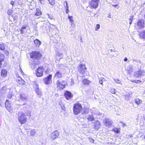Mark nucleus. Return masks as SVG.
I'll list each match as a JSON object with an SVG mask.
<instances>
[{"label": "nucleus", "mask_w": 145, "mask_h": 145, "mask_svg": "<svg viewBox=\"0 0 145 145\" xmlns=\"http://www.w3.org/2000/svg\"><path fill=\"white\" fill-rule=\"evenodd\" d=\"M145 27V21L143 19L138 20L137 22L135 24L134 27L138 29L141 30Z\"/></svg>", "instance_id": "nucleus-1"}, {"label": "nucleus", "mask_w": 145, "mask_h": 145, "mask_svg": "<svg viewBox=\"0 0 145 145\" xmlns=\"http://www.w3.org/2000/svg\"><path fill=\"white\" fill-rule=\"evenodd\" d=\"M82 110V107L81 105L79 103H75L73 108L74 114L75 115H77L80 113Z\"/></svg>", "instance_id": "nucleus-2"}, {"label": "nucleus", "mask_w": 145, "mask_h": 145, "mask_svg": "<svg viewBox=\"0 0 145 145\" xmlns=\"http://www.w3.org/2000/svg\"><path fill=\"white\" fill-rule=\"evenodd\" d=\"M30 56L31 58L34 59H37L41 58L42 54L39 52L34 51L30 53Z\"/></svg>", "instance_id": "nucleus-3"}, {"label": "nucleus", "mask_w": 145, "mask_h": 145, "mask_svg": "<svg viewBox=\"0 0 145 145\" xmlns=\"http://www.w3.org/2000/svg\"><path fill=\"white\" fill-rule=\"evenodd\" d=\"M19 121L21 123H24L27 121V118L24 115V113L21 112L19 113L18 116Z\"/></svg>", "instance_id": "nucleus-4"}, {"label": "nucleus", "mask_w": 145, "mask_h": 145, "mask_svg": "<svg viewBox=\"0 0 145 145\" xmlns=\"http://www.w3.org/2000/svg\"><path fill=\"white\" fill-rule=\"evenodd\" d=\"M67 82L64 80H58L57 82V87L62 89H63L65 88V86Z\"/></svg>", "instance_id": "nucleus-5"}, {"label": "nucleus", "mask_w": 145, "mask_h": 145, "mask_svg": "<svg viewBox=\"0 0 145 145\" xmlns=\"http://www.w3.org/2000/svg\"><path fill=\"white\" fill-rule=\"evenodd\" d=\"M78 69L80 73L83 74L86 71V68L85 65L81 64L79 65L78 67Z\"/></svg>", "instance_id": "nucleus-6"}, {"label": "nucleus", "mask_w": 145, "mask_h": 145, "mask_svg": "<svg viewBox=\"0 0 145 145\" xmlns=\"http://www.w3.org/2000/svg\"><path fill=\"white\" fill-rule=\"evenodd\" d=\"M36 93L38 95L39 97H40L42 95V93L41 89L39 88V85L38 84H35L34 85Z\"/></svg>", "instance_id": "nucleus-7"}, {"label": "nucleus", "mask_w": 145, "mask_h": 145, "mask_svg": "<svg viewBox=\"0 0 145 145\" xmlns=\"http://www.w3.org/2000/svg\"><path fill=\"white\" fill-rule=\"evenodd\" d=\"M44 69L42 67H39L37 69L36 75L38 77H40L42 76Z\"/></svg>", "instance_id": "nucleus-8"}, {"label": "nucleus", "mask_w": 145, "mask_h": 145, "mask_svg": "<svg viewBox=\"0 0 145 145\" xmlns=\"http://www.w3.org/2000/svg\"><path fill=\"white\" fill-rule=\"evenodd\" d=\"M103 122L106 126L110 127L111 126L112 122L109 119L105 118L103 121Z\"/></svg>", "instance_id": "nucleus-9"}, {"label": "nucleus", "mask_w": 145, "mask_h": 145, "mask_svg": "<svg viewBox=\"0 0 145 145\" xmlns=\"http://www.w3.org/2000/svg\"><path fill=\"white\" fill-rule=\"evenodd\" d=\"M52 76L51 74H50L46 78H44L43 80L44 83L46 85L48 84L50 82Z\"/></svg>", "instance_id": "nucleus-10"}, {"label": "nucleus", "mask_w": 145, "mask_h": 145, "mask_svg": "<svg viewBox=\"0 0 145 145\" xmlns=\"http://www.w3.org/2000/svg\"><path fill=\"white\" fill-rule=\"evenodd\" d=\"M99 0H92L90 3V5L91 7L95 8L98 5Z\"/></svg>", "instance_id": "nucleus-11"}, {"label": "nucleus", "mask_w": 145, "mask_h": 145, "mask_svg": "<svg viewBox=\"0 0 145 145\" xmlns=\"http://www.w3.org/2000/svg\"><path fill=\"white\" fill-rule=\"evenodd\" d=\"M64 95L67 100H68L72 97V93L69 91H66L65 92Z\"/></svg>", "instance_id": "nucleus-12"}, {"label": "nucleus", "mask_w": 145, "mask_h": 145, "mask_svg": "<svg viewBox=\"0 0 145 145\" xmlns=\"http://www.w3.org/2000/svg\"><path fill=\"white\" fill-rule=\"evenodd\" d=\"M59 135L58 132L57 131H56L53 132L51 134V138L52 139H54L57 138Z\"/></svg>", "instance_id": "nucleus-13"}, {"label": "nucleus", "mask_w": 145, "mask_h": 145, "mask_svg": "<svg viewBox=\"0 0 145 145\" xmlns=\"http://www.w3.org/2000/svg\"><path fill=\"white\" fill-rule=\"evenodd\" d=\"M54 76L56 78H60L62 77V74L59 71H57L55 74Z\"/></svg>", "instance_id": "nucleus-14"}, {"label": "nucleus", "mask_w": 145, "mask_h": 145, "mask_svg": "<svg viewBox=\"0 0 145 145\" xmlns=\"http://www.w3.org/2000/svg\"><path fill=\"white\" fill-rule=\"evenodd\" d=\"M138 35L140 39H145V30L140 32Z\"/></svg>", "instance_id": "nucleus-15"}, {"label": "nucleus", "mask_w": 145, "mask_h": 145, "mask_svg": "<svg viewBox=\"0 0 145 145\" xmlns=\"http://www.w3.org/2000/svg\"><path fill=\"white\" fill-rule=\"evenodd\" d=\"M7 71L5 69H3L1 70V75L2 77H5L7 75Z\"/></svg>", "instance_id": "nucleus-16"}, {"label": "nucleus", "mask_w": 145, "mask_h": 145, "mask_svg": "<svg viewBox=\"0 0 145 145\" xmlns=\"http://www.w3.org/2000/svg\"><path fill=\"white\" fill-rule=\"evenodd\" d=\"M36 47H39L41 44V42L37 39H36L34 41Z\"/></svg>", "instance_id": "nucleus-17"}, {"label": "nucleus", "mask_w": 145, "mask_h": 145, "mask_svg": "<svg viewBox=\"0 0 145 145\" xmlns=\"http://www.w3.org/2000/svg\"><path fill=\"white\" fill-rule=\"evenodd\" d=\"M4 57H5L3 54H0V68L1 67L2 64V62L4 61Z\"/></svg>", "instance_id": "nucleus-18"}, {"label": "nucleus", "mask_w": 145, "mask_h": 145, "mask_svg": "<svg viewBox=\"0 0 145 145\" xmlns=\"http://www.w3.org/2000/svg\"><path fill=\"white\" fill-rule=\"evenodd\" d=\"M7 101H8V100H6V102H5V107H6L8 111H9L10 112H11L12 111V110H11V109L12 108V107L10 106H8V105H7Z\"/></svg>", "instance_id": "nucleus-19"}, {"label": "nucleus", "mask_w": 145, "mask_h": 145, "mask_svg": "<svg viewBox=\"0 0 145 145\" xmlns=\"http://www.w3.org/2000/svg\"><path fill=\"white\" fill-rule=\"evenodd\" d=\"M6 44L5 43L3 42H0V50H4L5 49Z\"/></svg>", "instance_id": "nucleus-20"}, {"label": "nucleus", "mask_w": 145, "mask_h": 145, "mask_svg": "<svg viewBox=\"0 0 145 145\" xmlns=\"http://www.w3.org/2000/svg\"><path fill=\"white\" fill-rule=\"evenodd\" d=\"M95 128L96 129H98L100 127V122L98 121H96L94 123Z\"/></svg>", "instance_id": "nucleus-21"}, {"label": "nucleus", "mask_w": 145, "mask_h": 145, "mask_svg": "<svg viewBox=\"0 0 145 145\" xmlns=\"http://www.w3.org/2000/svg\"><path fill=\"white\" fill-rule=\"evenodd\" d=\"M42 14V13L39 8H36V12L34 14V16H39L40 14Z\"/></svg>", "instance_id": "nucleus-22"}, {"label": "nucleus", "mask_w": 145, "mask_h": 145, "mask_svg": "<svg viewBox=\"0 0 145 145\" xmlns=\"http://www.w3.org/2000/svg\"><path fill=\"white\" fill-rule=\"evenodd\" d=\"M20 99L22 101H25L27 99V97L25 94H22L20 95Z\"/></svg>", "instance_id": "nucleus-23"}, {"label": "nucleus", "mask_w": 145, "mask_h": 145, "mask_svg": "<svg viewBox=\"0 0 145 145\" xmlns=\"http://www.w3.org/2000/svg\"><path fill=\"white\" fill-rule=\"evenodd\" d=\"M16 82H18L19 84L21 85L24 84V82L20 77L18 78V79L16 80Z\"/></svg>", "instance_id": "nucleus-24"}, {"label": "nucleus", "mask_w": 145, "mask_h": 145, "mask_svg": "<svg viewBox=\"0 0 145 145\" xmlns=\"http://www.w3.org/2000/svg\"><path fill=\"white\" fill-rule=\"evenodd\" d=\"M7 90V89L5 87H3L0 90V93L1 94H4L6 92Z\"/></svg>", "instance_id": "nucleus-25"}, {"label": "nucleus", "mask_w": 145, "mask_h": 145, "mask_svg": "<svg viewBox=\"0 0 145 145\" xmlns=\"http://www.w3.org/2000/svg\"><path fill=\"white\" fill-rule=\"evenodd\" d=\"M112 131L116 133H120V128H114L112 129Z\"/></svg>", "instance_id": "nucleus-26"}, {"label": "nucleus", "mask_w": 145, "mask_h": 145, "mask_svg": "<svg viewBox=\"0 0 145 145\" xmlns=\"http://www.w3.org/2000/svg\"><path fill=\"white\" fill-rule=\"evenodd\" d=\"M133 70V69L132 67L131 66H129L128 67L127 71L129 74H130L132 71Z\"/></svg>", "instance_id": "nucleus-27"}, {"label": "nucleus", "mask_w": 145, "mask_h": 145, "mask_svg": "<svg viewBox=\"0 0 145 145\" xmlns=\"http://www.w3.org/2000/svg\"><path fill=\"white\" fill-rule=\"evenodd\" d=\"M59 104L61 107L62 109L64 110H65V107L64 104L62 101H59Z\"/></svg>", "instance_id": "nucleus-28"}, {"label": "nucleus", "mask_w": 145, "mask_h": 145, "mask_svg": "<svg viewBox=\"0 0 145 145\" xmlns=\"http://www.w3.org/2000/svg\"><path fill=\"white\" fill-rule=\"evenodd\" d=\"M29 65L32 69H35L37 65L34 62H30Z\"/></svg>", "instance_id": "nucleus-29"}, {"label": "nucleus", "mask_w": 145, "mask_h": 145, "mask_svg": "<svg viewBox=\"0 0 145 145\" xmlns=\"http://www.w3.org/2000/svg\"><path fill=\"white\" fill-rule=\"evenodd\" d=\"M83 83L84 85H88L89 83L90 82V81L88 80L87 79L84 80L83 81Z\"/></svg>", "instance_id": "nucleus-30"}, {"label": "nucleus", "mask_w": 145, "mask_h": 145, "mask_svg": "<svg viewBox=\"0 0 145 145\" xmlns=\"http://www.w3.org/2000/svg\"><path fill=\"white\" fill-rule=\"evenodd\" d=\"M87 119L89 121H92L94 120V118L92 115H89L87 118Z\"/></svg>", "instance_id": "nucleus-31"}, {"label": "nucleus", "mask_w": 145, "mask_h": 145, "mask_svg": "<svg viewBox=\"0 0 145 145\" xmlns=\"http://www.w3.org/2000/svg\"><path fill=\"white\" fill-rule=\"evenodd\" d=\"M24 115L25 116H31V112L29 110L27 111L24 113Z\"/></svg>", "instance_id": "nucleus-32"}, {"label": "nucleus", "mask_w": 145, "mask_h": 145, "mask_svg": "<svg viewBox=\"0 0 145 145\" xmlns=\"http://www.w3.org/2000/svg\"><path fill=\"white\" fill-rule=\"evenodd\" d=\"M135 103L137 105H139L141 103V101L139 99L137 98L135 100Z\"/></svg>", "instance_id": "nucleus-33"}, {"label": "nucleus", "mask_w": 145, "mask_h": 145, "mask_svg": "<svg viewBox=\"0 0 145 145\" xmlns=\"http://www.w3.org/2000/svg\"><path fill=\"white\" fill-rule=\"evenodd\" d=\"M72 16H70L69 15L68 16V18L70 22L71 23H73L74 22V20L72 19Z\"/></svg>", "instance_id": "nucleus-34"}, {"label": "nucleus", "mask_w": 145, "mask_h": 145, "mask_svg": "<svg viewBox=\"0 0 145 145\" xmlns=\"http://www.w3.org/2000/svg\"><path fill=\"white\" fill-rule=\"evenodd\" d=\"M36 132V131L35 129L32 130L30 132L31 135V136H33L34 135Z\"/></svg>", "instance_id": "nucleus-35"}, {"label": "nucleus", "mask_w": 145, "mask_h": 145, "mask_svg": "<svg viewBox=\"0 0 145 145\" xmlns=\"http://www.w3.org/2000/svg\"><path fill=\"white\" fill-rule=\"evenodd\" d=\"M110 92L112 94H115L116 93L115 89L113 88H111L110 89Z\"/></svg>", "instance_id": "nucleus-36"}, {"label": "nucleus", "mask_w": 145, "mask_h": 145, "mask_svg": "<svg viewBox=\"0 0 145 145\" xmlns=\"http://www.w3.org/2000/svg\"><path fill=\"white\" fill-rule=\"evenodd\" d=\"M136 74L138 75V76H139L140 75H141L142 74V71H138L137 72Z\"/></svg>", "instance_id": "nucleus-37"}, {"label": "nucleus", "mask_w": 145, "mask_h": 145, "mask_svg": "<svg viewBox=\"0 0 145 145\" xmlns=\"http://www.w3.org/2000/svg\"><path fill=\"white\" fill-rule=\"evenodd\" d=\"M47 15L48 16V17L50 19H54V17L53 16V15L51 14H48Z\"/></svg>", "instance_id": "nucleus-38"}, {"label": "nucleus", "mask_w": 145, "mask_h": 145, "mask_svg": "<svg viewBox=\"0 0 145 145\" xmlns=\"http://www.w3.org/2000/svg\"><path fill=\"white\" fill-rule=\"evenodd\" d=\"M12 10H9L7 11V13L8 15H10L12 13Z\"/></svg>", "instance_id": "nucleus-39"}, {"label": "nucleus", "mask_w": 145, "mask_h": 145, "mask_svg": "<svg viewBox=\"0 0 145 145\" xmlns=\"http://www.w3.org/2000/svg\"><path fill=\"white\" fill-rule=\"evenodd\" d=\"M65 3L66 5L65 6V8L66 9H69V6H68V3L67 1H65V2H64V3Z\"/></svg>", "instance_id": "nucleus-40"}, {"label": "nucleus", "mask_w": 145, "mask_h": 145, "mask_svg": "<svg viewBox=\"0 0 145 145\" xmlns=\"http://www.w3.org/2000/svg\"><path fill=\"white\" fill-rule=\"evenodd\" d=\"M57 66L59 68L62 67H64V65L61 64H58L57 65Z\"/></svg>", "instance_id": "nucleus-41"}, {"label": "nucleus", "mask_w": 145, "mask_h": 145, "mask_svg": "<svg viewBox=\"0 0 145 145\" xmlns=\"http://www.w3.org/2000/svg\"><path fill=\"white\" fill-rule=\"evenodd\" d=\"M100 28V25L99 24H97L96 25V27L95 28V31H97V29Z\"/></svg>", "instance_id": "nucleus-42"}, {"label": "nucleus", "mask_w": 145, "mask_h": 145, "mask_svg": "<svg viewBox=\"0 0 145 145\" xmlns=\"http://www.w3.org/2000/svg\"><path fill=\"white\" fill-rule=\"evenodd\" d=\"M15 3V2L13 1H11L10 2V4L12 5L13 7H14V3Z\"/></svg>", "instance_id": "nucleus-43"}, {"label": "nucleus", "mask_w": 145, "mask_h": 145, "mask_svg": "<svg viewBox=\"0 0 145 145\" xmlns=\"http://www.w3.org/2000/svg\"><path fill=\"white\" fill-rule=\"evenodd\" d=\"M26 29V27L25 25H23L21 29L23 30Z\"/></svg>", "instance_id": "nucleus-44"}, {"label": "nucleus", "mask_w": 145, "mask_h": 145, "mask_svg": "<svg viewBox=\"0 0 145 145\" xmlns=\"http://www.w3.org/2000/svg\"><path fill=\"white\" fill-rule=\"evenodd\" d=\"M89 140L90 142H91L93 143L94 142V140L91 138H89Z\"/></svg>", "instance_id": "nucleus-45"}, {"label": "nucleus", "mask_w": 145, "mask_h": 145, "mask_svg": "<svg viewBox=\"0 0 145 145\" xmlns=\"http://www.w3.org/2000/svg\"><path fill=\"white\" fill-rule=\"evenodd\" d=\"M129 24L131 25V24L132 22H133V20L131 19H129Z\"/></svg>", "instance_id": "nucleus-46"}, {"label": "nucleus", "mask_w": 145, "mask_h": 145, "mask_svg": "<svg viewBox=\"0 0 145 145\" xmlns=\"http://www.w3.org/2000/svg\"><path fill=\"white\" fill-rule=\"evenodd\" d=\"M82 114H87V112L86 111L84 110L83 112H82Z\"/></svg>", "instance_id": "nucleus-47"}, {"label": "nucleus", "mask_w": 145, "mask_h": 145, "mask_svg": "<svg viewBox=\"0 0 145 145\" xmlns=\"http://www.w3.org/2000/svg\"><path fill=\"white\" fill-rule=\"evenodd\" d=\"M131 81L132 82L137 83V81H136L135 80H131Z\"/></svg>", "instance_id": "nucleus-48"}, {"label": "nucleus", "mask_w": 145, "mask_h": 145, "mask_svg": "<svg viewBox=\"0 0 145 145\" xmlns=\"http://www.w3.org/2000/svg\"><path fill=\"white\" fill-rule=\"evenodd\" d=\"M40 3L42 4L44 3V0H39Z\"/></svg>", "instance_id": "nucleus-49"}, {"label": "nucleus", "mask_w": 145, "mask_h": 145, "mask_svg": "<svg viewBox=\"0 0 145 145\" xmlns=\"http://www.w3.org/2000/svg\"><path fill=\"white\" fill-rule=\"evenodd\" d=\"M20 34H23L24 33V31L23 30L20 29Z\"/></svg>", "instance_id": "nucleus-50"}, {"label": "nucleus", "mask_w": 145, "mask_h": 145, "mask_svg": "<svg viewBox=\"0 0 145 145\" xmlns=\"http://www.w3.org/2000/svg\"><path fill=\"white\" fill-rule=\"evenodd\" d=\"M8 97L9 98H12V95L11 94H9L8 96Z\"/></svg>", "instance_id": "nucleus-51"}, {"label": "nucleus", "mask_w": 145, "mask_h": 145, "mask_svg": "<svg viewBox=\"0 0 145 145\" xmlns=\"http://www.w3.org/2000/svg\"><path fill=\"white\" fill-rule=\"evenodd\" d=\"M69 9H66V13H67V14L68 13H69Z\"/></svg>", "instance_id": "nucleus-52"}, {"label": "nucleus", "mask_w": 145, "mask_h": 145, "mask_svg": "<svg viewBox=\"0 0 145 145\" xmlns=\"http://www.w3.org/2000/svg\"><path fill=\"white\" fill-rule=\"evenodd\" d=\"M71 26L72 27L73 26H75V24H74V22L73 23H71Z\"/></svg>", "instance_id": "nucleus-53"}, {"label": "nucleus", "mask_w": 145, "mask_h": 145, "mask_svg": "<svg viewBox=\"0 0 145 145\" xmlns=\"http://www.w3.org/2000/svg\"><path fill=\"white\" fill-rule=\"evenodd\" d=\"M134 16H131L130 17V18L129 19H131L132 20L133 19V17Z\"/></svg>", "instance_id": "nucleus-54"}, {"label": "nucleus", "mask_w": 145, "mask_h": 145, "mask_svg": "<svg viewBox=\"0 0 145 145\" xmlns=\"http://www.w3.org/2000/svg\"><path fill=\"white\" fill-rule=\"evenodd\" d=\"M137 83H140L141 82V81L139 80H137Z\"/></svg>", "instance_id": "nucleus-55"}, {"label": "nucleus", "mask_w": 145, "mask_h": 145, "mask_svg": "<svg viewBox=\"0 0 145 145\" xmlns=\"http://www.w3.org/2000/svg\"><path fill=\"white\" fill-rule=\"evenodd\" d=\"M127 58L125 57V58H124V60L125 61H127Z\"/></svg>", "instance_id": "nucleus-56"}, {"label": "nucleus", "mask_w": 145, "mask_h": 145, "mask_svg": "<svg viewBox=\"0 0 145 145\" xmlns=\"http://www.w3.org/2000/svg\"><path fill=\"white\" fill-rule=\"evenodd\" d=\"M71 83H73V84H74V82H73V80L72 79H71Z\"/></svg>", "instance_id": "nucleus-57"}, {"label": "nucleus", "mask_w": 145, "mask_h": 145, "mask_svg": "<svg viewBox=\"0 0 145 145\" xmlns=\"http://www.w3.org/2000/svg\"><path fill=\"white\" fill-rule=\"evenodd\" d=\"M7 105L10 106L9 103H8V101H7Z\"/></svg>", "instance_id": "nucleus-58"}, {"label": "nucleus", "mask_w": 145, "mask_h": 145, "mask_svg": "<svg viewBox=\"0 0 145 145\" xmlns=\"http://www.w3.org/2000/svg\"><path fill=\"white\" fill-rule=\"evenodd\" d=\"M100 84H103V82H102H102H100Z\"/></svg>", "instance_id": "nucleus-59"}, {"label": "nucleus", "mask_w": 145, "mask_h": 145, "mask_svg": "<svg viewBox=\"0 0 145 145\" xmlns=\"http://www.w3.org/2000/svg\"><path fill=\"white\" fill-rule=\"evenodd\" d=\"M144 18L145 19V14L144 15Z\"/></svg>", "instance_id": "nucleus-60"}, {"label": "nucleus", "mask_w": 145, "mask_h": 145, "mask_svg": "<svg viewBox=\"0 0 145 145\" xmlns=\"http://www.w3.org/2000/svg\"><path fill=\"white\" fill-rule=\"evenodd\" d=\"M81 41L82 42V38H81Z\"/></svg>", "instance_id": "nucleus-61"}, {"label": "nucleus", "mask_w": 145, "mask_h": 145, "mask_svg": "<svg viewBox=\"0 0 145 145\" xmlns=\"http://www.w3.org/2000/svg\"><path fill=\"white\" fill-rule=\"evenodd\" d=\"M144 138L145 139V135H144Z\"/></svg>", "instance_id": "nucleus-62"}, {"label": "nucleus", "mask_w": 145, "mask_h": 145, "mask_svg": "<svg viewBox=\"0 0 145 145\" xmlns=\"http://www.w3.org/2000/svg\"><path fill=\"white\" fill-rule=\"evenodd\" d=\"M99 81L100 82V79H99Z\"/></svg>", "instance_id": "nucleus-63"}]
</instances>
